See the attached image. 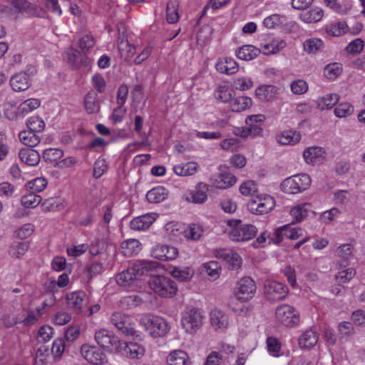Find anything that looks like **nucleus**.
I'll list each match as a JSON object with an SVG mask.
<instances>
[{"label": "nucleus", "mask_w": 365, "mask_h": 365, "mask_svg": "<svg viewBox=\"0 0 365 365\" xmlns=\"http://www.w3.org/2000/svg\"><path fill=\"white\" fill-rule=\"evenodd\" d=\"M150 288L158 295L163 297H172L178 292L177 284L170 277L165 275H153L148 281Z\"/></svg>", "instance_id": "obj_1"}, {"label": "nucleus", "mask_w": 365, "mask_h": 365, "mask_svg": "<svg viewBox=\"0 0 365 365\" xmlns=\"http://www.w3.org/2000/svg\"><path fill=\"white\" fill-rule=\"evenodd\" d=\"M140 324L154 338L164 336L170 330L168 323L165 319L151 314L143 317Z\"/></svg>", "instance_id": "obj_2"}, {"label": "nucleus", "mask_w": 365, "mask_h": 365, "mask_svg": "<svg viewBox=\"0 0 365 365\" xmlns=\"http://www.w3.org/2000/svg\"><path fill=\"white\" fill-rule=\"evenodd\" d=\"M311 178L308 174L301 173L286 178L281 183V189L289 194H297L306 190L311 185Z\"/></svg>", "instance_id": "obj_3"}, {"label": "nucleus", "mask_w": 365, "mask_h": 365, "mask_svg": "<svg viewBox=\"0 0 365 365\" xmlns=\"http://www.w3.org/2000/svg\"><path fill=\"white\" fill-rule=\"evenodd\" d=\"M95 340L99 346L110 352L121 351L123 341L106 329H100L95 333Z\"/></svg>", "instance_id": "obj_4"}, {"label": "nucleus", "mask_w": 365, "mask_h": 365, "mask_svg": "<svg viewBox=\"0 0 365 365\" xmlns=\"http://www.w3.org/2000/svg\"><path fill=\"white\" fill-rule=\"evenodd\" d=\"M203 316L202 312L196 308H192L182 314L181 325L187 333L194 334L202 326Z\"/></svg>", "instance_id": "obj_5"}, {"label": "nucleus", "mask_w": 365, "mask_h": 365, "mask_svg": "<svg viewBox=\"0 0 365 365\" xmlns=\"http://www.w3.org/2000/svg\"><path fill=\"white\" fill-rule=\"evenodd\" d=\"M110 322L127 336L138 337V334L134 327L131 318L120 312H114L110 317Z\"/></svg>", "instance_id": "obj_6"}, {"label": "nucleus", "mask_w": 365, "mask_h": 365, "mask_svg": "<svg viewBox=\"0 0 365 365\" xmlns=\"http://www.w3.org/2000/svg\"><path fill=\"white\" fill-rule=\"evenodd\" d=\"M277 320L287 327H293L299 322V313L293 307L282 304L276 309Z\"/></svg>", "instance_id": "obj_7"}, {"label": "nucleus", "mask_w": 365, "mask_h": 365, "mask_svg": "<svg viewBox=\"0 0 365 365\" xmlns=\"http://www.w3.org/2000/svg\"><path fill=\"white\" fill-rule=\"evenodd\" d=\"M257 290L255 282L250 277H245L240 279L235 289V296L241 301L251 299Z\"/></svg>", "instance_id": "obj_8"}, {"label": "nucleus", "mask_w": 365, "mask_h": 365, "mask_svg": "<svg viewBox=\"0 0 365 365\" xmlns=\"http://www.w3.org/2000/svg\"><path fill=\"white\" fill-rule=\"evenodd\" d=\"M248 210L255 215L267 213L274 206V199L268 195L264 197H255L250 199L247 202Z\"/></svg>", "instance_id": "obj_9"}, {"label": "nucleus", "mask_w": 365, "mask_h": 365, "mask_svg": "<svg viewBox=\"0 0 365 365\" xmlns=\"http://www.w3.org/2000/svg\"><path fill=\"white\" fill-rule=\"evenodd\" d=\"M264 293L269 301L282 300L288 293V287L284 284L276 281L266 282Z\"/></svg>", "instance_id": "obj_10"}, {"label": "nucleus", "mask_w": 365, "mask_h": 365, "mask_svg": "<svg viewBox=\"0 0 365 365\" xmlns=\"http://www.w3.org/2000/svg\"><path fill=\"white\" fill-rule=\"evenodd\" d=\"M257 230L255 226L250 224L240 225L238 227H232L228 232L229 237L234 242L248 241L255 237Z\"/></svg>", "instance_id": "obj_11"}, {"label": "nucleus", "mask_w": 365, "mask_h": 365, "mask_svg": "<svg viewBox=\"0 0 365 365\" xmlns=\"http://www.w3.org/2000/svg\"><path fill=\"white\" fill-rule=\"evenodd\" d=\"M82 356L88 362L96 365H101L106 360V356L102 349L96 346L83 344L81 349Z\"/></svg>", "instance_id": "obj_12"}, {"label": "nucleus", "mask_w": 365, "mask_h": 365, "mask_svg": "<svg viewBox=\"0 0 365 365\" xmlns=\"http://www.w3.org/2000/svg\"><path fill=\"white\" fill-rule=\"evenodd\" d=\"M210 185L204 182H198L195 190L187 191L185 195V199L187 202L193 203H203L207 199V192Z\"/></svg>", "instance_id": "obj_13"}, {"label": "nucleus", "mask_w": 365, "mask_h": 365, "mask_svg": "<svg viewBox=\"0 0 365 365\" xmlns=\"http://www.w3.org/2000/svg\"><path fill=\"white\" fill-rule=\"evenodd\" d=\"M178 255V250L176 247L167 245H157L152 250V256L160 260H173Z\"/></svg>", "instance_id": "obj_14"}, {"label": "nucleus", "mask_w": 365, "mask_h": 365, "mask_svg": "<svg viewBox=\"0 0 365 365\" xmlns=\"http://www.w3.org/2000/svg\"><path fill=\"white\" fill-rule=\"evenodd\" d=\"M10 84L14 91H24L31 86V80L26 72H19L11 76Z\"/></svg>", "instance_id": "obj_15"}, {"label": "nucleus", "mask_w": 365, "mask_h": 365, "mask_svg": "<svg viewBox=\"0 0 365 365\" xmlns=\"http://www.w3.org/2000/svg\"><path fill=\"white\" fill-rule=\"evenodd\" d=\"M303 157L308 164H322L325 159V151L320 147H309L303 153Z\"/></svg>", "instance_id": "obj_16"}, {"label": "nucleus", "mask_w": 365, "mask_h": 365, "mask_svg": "<svg viewBox=\"0 0 365 365\" xmlns=\"http://www.w3.org/2000/svg\"><path fill=\"white\" fill-rule=\"evenodd\" d=\"M121 352L123 355L131 359H140L145 354L144 347L135 342L123 341Z\"/></svg>", "instance_id": "obj_17"}, {"label": "nucleus", "mask_w": 365, "mask_h": 365, "mask_svg": "<svg viewBox=\"0 0 365 365\" xmlns=\"http://www.w3.org/2000/svg\"><path fill=\"white\" fill-rule=\"evenodd\" d=\"M210 322L215 330H225L229 324L228 316L222 310L215 309L210 312Z\"/></svg>", "instance_id": "obj_18"}, {"label": "nucleus", "mask_w": 365, "mask_h": 365, "mask_svg": "<svg viewBox=\"0 0 365 365\" xmlns=\"http://www.w3.org/2000/svg\"><path fill=\"white\" fill-rule=\"evenodd\" d=\"M302 230L300 228H289L288 225H284L278 228L274 232V238H272L271 240L274 244L279 243L285 236L288 239L296 240L299 237L302 235Z\"/></svg>", "instance_id": "obj_19"}, {"label": "nucleus", "mask_w": 365, "mask_h": 365, "mask_svg": "<svg viewBox=\"0 0 365 365\" xmlns=\"http://www.w3.org/2000/svg\"><path fill=\"white\" fill-rule=\"evenodd\" d=\"M21 161L29 166L37 165L41 160L38 152L30 148H21L19 152Z\"/></svg>", "instance_id": "obj_20"}, {"label": "nucleus", "mask_w": 365, "mask_h": 365, "mask_svg": "<svg viewBox=\"0 0 365 365\" xmlns=\"http://www.w3.org/2000/svg\"><path fill=\"white\" fill-rule=\"evenodd\" d=\"M265 120V116L262 114L252 115L247 117L245 120L246 125L252 135H259L263 130L262 123Z\"/></svg>", "instance_id": "obj_21"}, {"label": "nucleus", "mask_w": 365, "mask_h": 365, "mask_svg": "<svg viewBox=\"0 0 365 365\" xmlns=\"http://www.w3.org/2000/svg\"><path fill=\"white\" fill-rule=\"evenodd\" d=\"M157 267V262L152 261H138L133 267V272L136 275L137 280L144 275L148 274L150 272L154 270Z\"/></svg>", "instance_id": "obj_22"}, {"label": "nucleus", "mask_w": 365, "mask_h": 365, "mask_svg": "<svg viewBox=\"0 0 365 365\" xmlns=\"http://www.w3.org/2000/svg\"><path fill=\"white\" fill-rule=\"evenodd\" d=\"M85 296L86 294L83 292H74L68 294L66 296L68 306L71 309H74L76 313H82Z\"/></svg>", "instance_id": "obj_23"}, {"label": "nucleus", "mask_w": 365, "mask_h": 365, "mask_svg": "<svg viewBox=\"0 0 365 365\" xmlns=\"http://www.w3.org/2000/svg\"><path fill=\"white\" fill-rule=\"evenodd\" d=\"M260 53L261 49L252 45H243L235 51L236 56L239 59L244 61L253 60L257 58Z\"/></svg>", "instance_id": "obj_24"}, {"label": "nucleus", "mask_w": 365, "mask_h": 365, "mask_svg": "<svg viewBox=\"0 0 365 365\" xmlns=\"http://www.w3.org/2000/svg\"><path fill=\"white\" fill-rule=\"evenodd\" d=\"M155 221V218L150 214L137 217L131 220L130 227L132 230L141 231L147 230Z\"/></svg>", "instance_id": "obj_25"}, {"label": "nucleus", "mask_w": 365, "mask_h": 365, "mask_svg": "<svg viewBox=\"0 0 365 365\" xmlns=\"http://www.w3.org/2000/svg\"><path fill=\"white\" fill-rule=\"evenodd\" d=\"M216 256L225 259L232 269H237L241 267L242 258L237 252L220 250L217 252Z\"/></svg>", "instance_id": "obj_26"}, {"label": "nucleus", "mask_w": 365, "mask_h": 365, "mask_svg": "<svg viewBox=\"0 0 365 365\" xmlns=\"http://www.w3.org/2000/svg\"><path fill=\"white\" fill-rule=\"evenodd\" d=\"M215 67L219 72L227 75L234 74L238 71L237 63L231 58H225L218 61Z\"/></svg>", "instance_id": "obj_27"}, {"label": "nucleus", "mask_w": 365, "mask_h": 365, "mask_svg": "<svg viewBox=\"0 0 365 365\" xmlns=\"http://www.w3.org/2000/svg\"><path fill=\"white\" fill-rule=\"evenodd\" d=\"M168 365H190V361L187 354L182 350H175L167 358Z\"/></svg>", "instance_id": "obj_28"}, {"label": "nucleus", "mask_w": 365, "mask_h": 365, "mask_svg": "<svg viewBox=\"0 0 365 365\" xmlns=\"http://www.w3.org/2000/svg\"><path fill=\"white\" fill-rule=\"evenodd\" d=\"M277 90V87L273 85H264L255 90V95L260 100L269 101L274 98Z\"/></svg>", "instance_id": "obj_29"}, {"label": "nucleus", "mask_w": 365, "mask_h": 365, "mask_svg": "<svg viewBox=\"0 0 365 365\" xmlns=\"http://www.w3.org/2000/svg\"><path fill=\"white\" fill-rule=\"evenodd\" d=\"M168 192L163 186H158L149 190L146 199L150 203H159L168 197Z\"/></svg>", "instance_id": "obj_30"}, {"label": "nucleus", "mask_w": 365, "mask_h": 365, "mask_svg": "<svg viewBox=\"0 0 365 365\" xmlns=\"http://www.w3.org/2000/svg\"><path fill=\"white\" fill-rule=\"evenodd\" d=\"M301 137L299 132L287 130L277 135V140L279 144L284 145H294L299 142Z\"/></svg>", "instance_id": "obj_31"}, {"label": "nucleus", "mask_w": 365, "mask_h": 365, "mask_svg": "<svg viewBox=\"0 0 365 365\" xmlns=\"http://www.w3.org/2000/svg\"><path fill=\"white\" fill-rule=\"evenodd\" d=\"M98 96L94 91L88 92L84 98V106L88 113H97L100 110Z\"/></svg>", "instance_id": "obj_32"}, {"label": "nucleus", "mask_w": 365, "mask_h": 365, "mask_svg": "<svg viewBox=\"0 0 365 365\" xmlns=\"http://www.w3.org/2000/svg\"><path fill=\"white\" fill-rule=\"evenodd\" d=\"M136 280V275H135L131 267L123 270L115 277L116 283L121 287H130Z\"/></svg>", "instance_id": "obj_33"}, {"label": "nucleus", "mask_w": 365, "mask_h": 365, "mask_svg": "<svg viewBox=\"0 0 365 365\" xmlns=\"http://www.w3.org/2000/svg\"><path fill=\"white\" fill-rule=\"evenodd\" d=\"M318 341L316 332L309 329L304 331L299 338V345L301 348H310L314 346Z\"/></svg>", "instance_id": "obj_34"}, {"label": "nucleus", "mask_w": 365, "mask_h": 365, "mask_svg": "<svg viewBox=\"0 0 365 365\" xmlns=\"http://www.w3.org/2000/svg\"><path fill=\"white\" fill-rule=\"evenodd\" d=\"M323 16V10L319 7H314L302 12L300 14V19L306 23L311 24L319 21Z\"/></svg>", "instance_id": "obj_35"}, {"label": "nucleus", "mask_w": 365, "mask_h": 365, "mask_svg": "<svg viewBox=\"0 0 365 365\" xmlns=\"http://www.w3.org/2000/svg\"><path fill=\"white\" fill-rule=\"evenodd\" d=\"M36 132L31 130L21 131L19 134L21 142L31 148L40 143V138L36 134Z\"/></svg>", "instance_id": "obj_36"}, {"label": "nucleus", "mask_w": 365, "mask_h": 365, "mask_svg": "<svg viewBox=\"0 0 365 365\" xmlns=\"http://www.w3.org/2000/svg\"><path fill=\"white\" fill-rule=\"evenodd\" d=\"M287 46V43L284 40L274 39L267 43L261 45L262 53L265 55L277 53L282 51Z\"/></svg>", "instance_id": "obj_37"}, {"label": "nucleus", "mask_w": 365, "mask_h": 365, "mask_svg": "<svg viewBox=\"0 0 365 365\" xmlns=\"http://www.w3.org/2000/svg\"><path fill=\"white\" fill-rule=\"evenodd\" d=\"M197 164L195 162H189L176 165L173 168L175 173L180 176H189L193 175L197 170Z\"/></svg>", "instance_id": "obj_38"}, {"label": "nucleus", "mask_w": 365, "mask_h": 365, "mask_svg": "<svg viewBox=\"0 0 365 365\" xmlns=\"http://www.w3.org/2000/svg\"><path fill=\"white\" fill-rule=\"evenodd\" d=\"M339 100V98L337 94H327L323 97L318 98L317 101V108L322 110H329L336 104Z\"/></svg>", "instance_id": "obj_39"}, {"label": "nucleus", "mask_w": 365, "mask_h": 365, "mask_svg": "<svg viewBox=\"0 0 365 365\" xmlns=\"http://www.w3.org/2000/svg\"><path fill=\"white\" fill-rule=\"evenodd\" d=\"M236 177L230 173H223L218 176L214 182L215 186L219 189H226L236 182Z\"/></svg>", "instance_id": "obj_40"}, {"label": "nucleus", "mask_w": 365, "mask_h": 365, "mask_svg": "<svg viewBox=\"0 0 365 365\" xmlns=\"http://www.w3.org/2000/svg\"><path fill=\"white\" fill-rule=\"evenodd\" d=\"M324 47V42L317 38H311L309 39H307L303 43V48L304 50L307 53H317L318 52H320L323 50Z\"/></svg>", "instance_id": "obj_41"}, {"label": "nucleus", "mask_w": 365, "mask_h": 365, "mask_svg": "<svg viewBox=\"0 0 365 365\" xmlns=\"http://www.w3.org/2000/svg\"><path fill=\"white\" fill-rule=\"evenodd\" d=\"M309 207V204H300L292 207L290 210V215L294 219L293 222H299L304 220L308 215Z\"/></svg>", "instance_id": "obj_42"}, {"label": "nucleus", "mask_w": 365, "mask_h": 365, "mask_svg": "<svg viewBox=\"0 0 365 365\" xmlns=\"http://www.w3.org/2000/svg\"><path fill=\"white\" fill-rule=\"evenodd\" d=\"M68 61L73 67L78 68L81 65L87 66L90 63V59L76 49L72 48V53H68Z\"/></svg>", "instance_id": "obj_43"}, {"label": "nucleus", "mask_w": 365, "mask_h": 365, "mask_svg": "<svg viewBox=\"0 0 365 365\" xmlns=\"http://www.w3.org/2000/svg\"><path fill=\"white\" fill-rule=\"evenodd\" d=\"M118 50L121 58L127 62L130 61L135 53V47L130 45L128 41H123V39H121L118 43Z\"/></svg>", "instance_id": "obj_44"}, {"label": "nucleus", "mask_w": 365, "mask_h": 365, "mask_svg": "<svg viewBox=\"0 0 365 365\" xmlns=\"http://www.w3.org/2000/svg\"><path fill=\"white\" fill-rule=\"evenodd\" d=\"M166 18L169 24H175L178 21V2L177 0H170L168 2Z\"/></svg>", "instance_id": "obj_45"}, {"label": "nucleus", "mask_w": 365, "mask_h": 365, "mask_svg": "<svg viewBox=\"0 0 365 365\" xmlns=\"http://www.w3.org/2000/svg\"><path fill=\"white\" fill-rule=\"evenodd\" d=\"M252 106V99L247 96L236 98L230 105L231 110L234 112L242 111Z\"/></svg>", "instance_id": "obj_46"}, {"label": "nucleus", "mask_w": 365, "mask_h": 365, "mask_svg": "<svg viewBox=\"0 0 365 365\" xmlns=\"http://www.w3.org/2000/svg\"><path fill=\"white\" fill-rule=\"evenodd\" d=\"M194 272L189 267H175L172 271V275L179 282H188L193 277Z\"/></svg>", "instance_id": "obj_47"}, {"label": "nucleus", "mask_w": 365, "mask_h": 365, "mask_svg": "<svg viewBox=\"0 0 365 365\" xmlns=\"http://www.w3.org/2000/svg\"><path fill=\"white\" fill-rule=\"evenodd\" d=\"M348 26L346 22L340 21L328 25L326 32L331 36H339L346 32Z\"/></svg>", "instance_id": "obj_48"}, {"label": "nucleus", "mask_w": 365, "mask_h": 365, "mask_svg": "<svg viewBox=\"0 0 365 365\" xmlns=\"http://www.w3.org/2000/svg\"><path fill=\"white\" fill-rule=\"evenodd\" d=\"M29 247L28 242H14L9 248V254L12 257L20 258L25 255Z\"/></svg>", "instance_id": "obj_49"}, {"label": "nucleus", "mask_w": 365, "mask_h": 365, "mask_svg": "<svg viewBox=\"0 0 365 365\" xmlns=\"http://www.w3.org/2000/svg\"><path fill=\"white\" fill-rule=\"evenodd\" d=\"M41 200L42 198L40 195L35 194L34 192H30L21 197V202L25 207L32 208L36 207Z\"/></svg>", "instance_id": "obj_50"}, {"label": "nucleus", "mask_w": 365, "mask_h": 365, "mask_svg": "<svg viewBox=\"0 0 365 365\" xmlns=\"http://www.w3.org/2000/svg\"><path fill=\"white\" fill-rule=\"evenodd\" d=\"M203 269L209 277L216 279L220 275L221 266L217 261H210L203 264Z\"/></svg>", "instance_id": "obj_51"}, {"label": "nucleus", "mask_w": 365, "mask_h": 365, "mask_svg": "<svg viewBox=\"0 0 365 365\" xmlns=\"http://www.w3.org/2000/svg\"><path fill=\"white\" fill-rule=\"evenodd\" d=\"M286 21V16L279 14H272L263 21L265 27L268 29H274L276 26L282 24Z\"/></svg>", "instance_id": "obj_52"}, {"label": "nucleus", "mask_w": 365, "mask_h": 365, "mask_svg": "<svg viewBox=\"0 0 365 365\" xmlns=\"http://www.w3.org/2000/svg\"><path fill=\"white\" fill-rule=\"evenodd\" d=\"M63 155V150L57 148H48L43 151L42 158L46 162L53 163L61 158Z\"/></svg>", "instance_id": "obj_53"}, {"label": "nucleus", "mask_w": 365, "mask_h": 365, "mask_svg": "<svg viewBox=\"0 0 365 365\" xmlns=\"http://www.w3.org/2000/svg\"><path fill=\"white\" fill-rule=\"evenodd\" d=\"M40 106V101L36 98H30L24 101L19 107V112L25 114L36 109Z\"/></svg>", "instance_id": "obj_54"}, {"label": "nucleus", "mask_w": 365, "mask_h": 365, "mask_svg": "<svg viewBox=\"0 0 365 365\" xmlns=\"http://www.w3.org/2000/svg\"><path fill=\"white\" fill-rule=\"evenodd\" d=\"M104 270L103 263L94 262L88 264L86 268L88 280H91L94 276L101 274Z\"/></svg>", "instance_id": "obj_55"}, {"label": "nucleus", "mask_w": 365, "mask_h": 365, "mask_svg": "<svg viewBox=\"0 0 365 365\" xmlns=\"http://www.w3.org/2000/svg\"><path fill=\"white\" fill-rule=\"evenodd\" d=\"M354 112V107L349 103H341L334 108V114L338 118H345Z\"/></svg>", "instance_id": "obj_56"}, {"label": "nucleus", "mask_w": 365, "mask_h": 365, "mask_svg": "<svg viewBox=\"0 0 365 365\" xmlns=\"http://www.w3.org/2000/svg\"><path fill=\"white\" fill-rule=\"evenodd\" d=\"M202 227L197 224H192L185 230V236L192 240H197L202 235Z\"/></svg>", "instance_id": "obj_57"}, {"label": "nucleus", "mask_w": 365, "mask_h": 365, "mask_svg": "<svg viewBox=\"0 0 365 365\" xmlns=\"http://www.w3.org/2000/svg\"><path fill=\"white\" fill-rule=\"evenodd\" d=\"M41 316V309L37 308L36 311H29L27 316L20 314V323H23L25 326H31L36 323L38 318Z\"/></svg>", "instance_id": "obj_58"}, {"label": "nucleus", "mask_w": 365, "mask_h": 365, "mask_svg": "<svg viewBox=\"0 0 365 365\" xmlns=\"http://www.w3.org/2000/svg\"><path fill=\"white\" fill-rule=\"evenodd\" d=\"M26 125L29 130L37 133L42 131L45 127L43 120L38 116L29 118L26 121Z\"/></svg>", "instance_id": "obj_59"}, {"label": "nucleus", "mask_w": 365, "mask_h": 365, "mask_svg": "<svg viewBox=\"0 0 365 365\" xmlns=\"http://www.w3.org/2000/svg\"><path fill=\"white\" fill-rule=\"evenodd\" d=\"M364 47V42L361 38H356L351 41L345 48L347 53L351 54L360 53Z\"/></svg>", "instance_id": "obj_60"}, {"label": "nucleus", "mask_w": 365, "mask_h": 365, "mask_svg": "<svg viewBox=\"0 0 365 365\" xmlns=\"http://www.w3.org/2000/svg\"><path fill=\"white\" fill-rule=\"evenodd\" d=\"M342 71V68L339 63H330L324 68V75L329 79H334L338 77Z\"/></svg>", "instance_id": "obj_61"}, {"label": "nucleus", "mask_w": 365, "mask_h": 365, "mask_svg": "<svg viewBox=\"0 0 365 365\" xmlns=\"http://www.w3.org/2000/svg\"><path fill=\"white\" fill-rule=\"evenodd\" d=\"M338 255L342 258L340 266H345L349 257L352 254V247L350 244H344L337 249Z\"/></svg>", "instance_id": "obj_62"}, {"label": "nucleus", "mask_w": 365, "mask_h": 365, "mask_svg": "<svg viewBox=\"0 0 365 365\" xmlns=\"http://www.w3.org/2000/svg\"><path fill=\"white\" fill-rule=\"evenodd\" d=\"M240 191L245 196L253 195L257 191V185L253 180H247L241 184Z\"/></svg>", "instance_id": "obj_63"}, {"label": "nucleus", "mask_w": 365, "mask_h": 365, "mask_svg": "<svg viewBox=\"0 0 365 365\" xmlns=\"http://www.w3.org/2000/svg\"><path fill=\"white\" fill-rule=\"evenodd\" d=\"M292 91L297 95H301L308 90L307 83L302 79L294 81L291 84Z\"/></svg>", "instance_id": "obj_64"}]
</instances>
